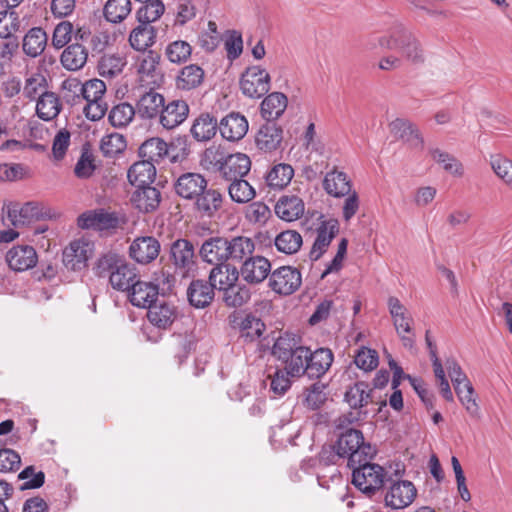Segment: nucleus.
<instances>
[{
	"label": "nucleus",
	"mask_w": 512,
	"mask_h": 512,
	"mask_svg": "<svg viewBox=\"0 0 512 512\" xmlns=\"http://www.w3.org/2000/svg\"><path fill=\"white\" fill-rule=\"evenodd\" d=\"M229 154L221 146H210L204 151L201 164L206 170L218 174Z\"/></svg>",
	"instance_id": "obj_53"
},
{
	"label": "nucleus",
	"mask_w": 512,
	"mask_h": 512,
	"mask_svg": "<svg viewBox=\"0 0 512 512\" xmlns=\"http://www.w3.org/2000/svg\"><path fill=\"white\" fill-rule=\"evenodd\" d=\"M149 322L160 329H167L176 318L175 307L165 302L152 303L148 308Z\"/></svg>",
	"instance_id": "obj_36"
},
{
	"label": "nucleus",
	"mask_w": 512,
	"mask_h": 512,
	"mask_svg": "<svg viewBox=\"0 0 512 512\" xmlns=\"http://www.w3.org/2000/svg\"><path fill=\"white\" fill-rule=\"evenodd\" d=\"M387 305L394 328L403 346L412 349L415 345V334L412 327L413 318L397 297H389Z\"/></svg>",
	"instance_id": "obj_5"
},
{
	"label": "nucleus",
	"mask_w": 512,
	"mask_h": 512,
	"mask_svg": "<svg viewBox=\"0 0 512 512\" xmlns=\"http://www.w3.org/2000/svg\"><path fill=\"white\" fill-rule=\"evenodd\" d=\"M143 5L137 10L136 18L140 23L151 25L158 20L165 11V6L161 0H150L142 2Z\"/></svg>",
	"instance_id": "obj_60"
},
{
	"label": "nucleus",
	"mask_w": 512,
	"mask_h": 512,
	"mask_svg": "<svg viewBox=\"0 0 512 512\" xmlns=\"http://www.w3.org/2000/svg\"><path fill=\"white\" fill-rule=\"evenodd\" d=\"M128 298L132 305L140 308H148L154 303L159 294V288L157 285L141 281L138 278L127 290Z\"/></svg>",
	"instance_id": "obj_22"
},
{
	"label": "nucleus",
	"mask_w": 512,
	"mask_h": 512,
	"mask_svg": "<svg viewBox=\"0 0 512 512\" xmlns=\"http://www.w3.org/2000/svg\"><path fill=\"white\" fill-rule=\"evenodd\" d=\"M195 341L192 335L176 334L171 341V350L178 364L181 365L194 349Z\"/></svg>",
	"instance_id": "obj_59"
},
{
	"label": "nucleus",
	"mask_w": 512,
	"mask_h": 512,
	"mask_svg": "<svg viewBox=\"0 0 512 512\" xmlns=\"http://www.w3.org/2000/svg\"><path fill=\"white\" fill-rule=\"evenodd\" d=\"M379 44L383 48L398 52L413 65H421L425 62L426 56L421 43L402 26L397 27L390 36L381 37Z\"/></svg>",
	"instance_id": "obj_2"
},
{
	"label": "nucleus",
	"mask_w": 512,
	"mask_h": 512,
	"mask_svg": "<svg viewBox=\"0 0 512 512\" xmlns=\"http://www.w3.org/2000/svg\"><path fill=\"white\" fill-rule=\"evenodd\" d=\"M228 193L231 200L238 204L248 203L256 195L254 187L244 178L231 181L228 186Z\"/></svg>",
	"instance_id": "obj_54"
},
{
	"label": "nucleus",
	"mask_w": 512,
	"mask_h": 512,
	"mask_svg": "<svg viewBox=\"0 0 512 512\" xmlns=\"http://www.w3.org/2000/svg\"><path fill=\"white\" fill-rule=\"evenodd\" d=\"M21 209H12L13 215L16 212L21 214V219L24 220V225L29 224L32 220L51 219L55 216L52 210L39 202H27L23 205L20 204Z\"/></svg>",
	"instance_id": "obj_50"
},
{
	"label": "nucleus",
	"mask_w": 512,
	"mask_h": 512,
	"mask_svg": "<svg viewBox=\"0 0 512 512\" xmlns=\"http://www.w3.org/2000/svg\"><path fill=\"white\" fill-rule=\"evenodd\" d=\"M122 261L123 258L120 257L117 253L107 252L96 260L93 271L96 276L100 278L108 277L110 280L111 275H113L114 271L118 268Z\"/></svg>",
	"instance_id": "obj_56"
},
{
	"label": "nucleus",
	"mask_w": 512,
	"mask_h": 512,
	"mask_svg": "<svg viewBox=\"0 0 512 512\" xmlns=\"http://www.w3.org/2000/svg\"><path fill=\"white\" fill-rule=\"evenodd\" d=\"M455 392L461 404L467 413L474 418L479 417V406L476 402L475 391L471 382L464 381L461 384H455Z\"/></svg>",
	"instance_id": "obj_52"
},
{
	"label": "nucleus",
	"mask_w": 512,
	"mask_h": 512,
	"mask_svg": "<svg viewBox=\"0 0 512 512\" xmlns=\"http://www.w3.org/2000/svg\"><path fill=\"white\" fill-rule=\"evenodd\" d=\"M125 65V59L119 55H104L98 64L99 74L111 79L119 75L123 71Z\"/></svg>",
	"instance_id": "obj_61"
},
{
	"label": "nucleus",
	"mask_w": 512,
	"mask_h": 512,
	"mask_svg": "<svg viewBox=\"0 0 512 512\" xmlns=\"http://www.w3.org/2000/svg\"><path fill=\"white\" fill-rule=\"evenodd\" d=\"M65 88H77L86 100V102H91L94 100H103V96L106 92V85L104 81L100 79H91L86 81L84 84H81L77 79H70L64 82Z\"/></svg>",
	"instance_id": "obj_40"
},
{
	"label": "nucleus",
	"mask_w": 512,
	"mask_h": 512,
	"mask_svg": "<svg viewBox=\"0 0 512 512\" xmlns=\"http://www.w3.org/2000/svg\"><path fill=\"white\" fill-rule=\"evenodd\" d=\"M170 260L175 271L182 276H187L196 268L195 248L191 241L179 238L171 243Z\"/></svg>",
	"instance_id": "obj_8"
},
{
	"label": "nucleus",
	"mask_w": 512,
	"mask_h": 512,
	"mask_svg": "<svg viewBox=\"0 0 512 512\" xmlns=\"http://www.w3.org/2000/svg\"><path fill=\"white\" fill-rule=\"evenodd\" d=\"M207 187V180L199 173L187 172L178 177L174 184L177 195L184 199L195 200L203 189Z\"/></svg>",
	"instance_id": "obj_21"
},
{
	"label": "nucleus",
	"mask_w": 512,
	"mask_h": 512,
	"mask_svg": "<svg viewBox=\"0 0 512 512\" xmlns=\"http://www.w3.org/2000/svg\"><path fill=\"white\" fill-rule=\"evenodd\" d=\"M251 298V292L245 285L234 282L223 291V301L228 307L237 308L247 303Z\"/></svg>",
	"instance_id": "obj_58"
},
{
	"label": "nucleus",
	"mask_w": 512,
	"mask_h": 512,
	"mask_svg": "<svg viewBox=\"0 0 512 512\" xmlns=\"http://www.w3.org/2000/svg\"><path fill=\"white\" fill-rule=\"evenodd\" d=\"M344 398L352 409H361L373 402V389L360 381L347 389Z\"/></svg>",
	"instance_id": "obj_42"
},
{
	"label": "nucleus",
	"mask_w": 512,
	"mask_h": 512,
	"mask_svg": "<svg viewBox=\"0 0 512 512\" xmlns=\"http://www.w3.org/2000/svg\"><path fill=\"white\" fill-rule=\"evenodd\" d=\"M204 70L197 64L184 66L177 78L176 88L182 91H190L198 88L204 81Z\"/></svg>",
	"instance_id": "obj_37"
},
{
	"label": "nucleus",
	"mask_w": 512,
	"mask_h": 512,
	"mask_svg": "<svg viewBox=\"0 0 512 512\" xmlns=\"http://www.w3.org/2000/svg\"><path fill=\"white\" fill-rule=\"evenodd\" d=\"M274 244L279 252L292 255L299 251L303 244V239L298 231L285 230L275 237Z\"/></svg>",
	"instance_id": "obj_49"
},
{
	"label": "nucleus",
	"mask_w": 512,
	"mask_h": 512,
	"mask_svg": "<svg viewBox=\"0 0 512 512\" xmlns=\"http://www.w3.org/2000/svg\"><path fill=\"white\" fill-rule=\"evenodd\" d=\"M223 204L221 192L213 188H204L203 192L195 199V209L204 217H213Z\"/></svg>",
	"instance_id": "obj_30"
},
{
	"label": "nucleus",
	"mask_w": 512,
	"mask_h": 512,
	"mask_svg": "<svg viewBox=\"0 0 512 512\" xmlns=\"http://www.w3.org/2000/svg\"><path fill=\"white\" fill-rule=\"evenodd\" d=\"M94 253V244L87 239L72 241L63 251V263L66 268L81 271Z\"/></svg>",
	"instance_id": "obj_11"
},
{
	"label": "nucleus",
	"mask_w": 512,
	"mask_h": 512,
	"mask_svg": "<svg viewBox=\"0 0 512 512\" xmlns=\"http://www.w3.org/2000/svg\"><path fill=\"white\" fill-rule=\"evenodd\" d=\"M238 271L239 276H241L245 282L251 285H256L269 277L271 272V263L263 256L252 255L242 263Z\"/></svg>",
	"instance_id": "obj_13"
},
{
	"label": "nucleus",
	"mask_w": 512,
	"mask_h": 512,
	"mask_svg": "<svg viewBox=\"0 0 512 512\" xmlns=\"http://www.w3.org/2000/svg\"><path fill=\"white\" fill-rule=\"evenodd\" d=\"M274 211L281 220L293 222L303 216L305 204L296 195H282L276 202Z\"/></svg>",
	"instance_id": "obj_24"
},
{
	"label": "nucleus",
	"mask_w": 512,
	"mask_h": 512,
	"mask_svg": "<svg viewBox=\"0 0 512 512\" xmlns=\"http://www.w3.org/2000/svg\"><path fill=\"white\" fill-rule=\"evenodd\" d=\"M490 166L496 176L512 189V160L501 154L491 155Z\"/></svg>",
	"instance_id": "obj_63"
},
{
	"label": "nucleus",
	"mask_w": 512,
	"mask_h": 512,
	"mask_svg": "<svg viewBox=\"0 0 512 512\" xmlns=\"http://www.w3.org/2000/svg\"><path fill=\"white\" fill-rule=\"evenodd\" d=\"M161 251L159 240L153 236L135 238L129 246V256L139 264H149L157 259Z\"/></svg>",
	"instance_id": "obj_12"
},
{
	"label": "nucleus",
	"mask_w": 512,
	"mask_h": 512,
	"mask_svg": "<svg viewBox=\"0 0 512 512\" xmlns=\"http://www.w3.org/2000/svg\"><path fill=\"white\" fill-rule=\"evenodd\" d=\"M47 87L48 82L45 75L40 70H37L27 74L23 86V95L30 101H34L48 92Z\"/></svg>",
	"instance_id": "obj_46"
},
{
	"label": "nucleus",
	"mask_w": 512,
	"mask_h": 512,
	"mask_svg": "<svg viewBox=\"0 0 512 512\" xmlns=\"http://www.w3.org/2000/svg\"><path fill=\"white\" fill-rule=\"evenodd\" d=\"M165 99L154 89H149L140 95L136 103V112L142 119H153L160 116Z\"/></svg>",
	"instance_id": "obj_23"
},
{
	"label": "nucleus",
	"mask_w": 512,
	"mask_h": 512,
	"mask_svg": "<svg viewBox=\"0 0 512 512\" xmlns=\"http://www.w3.org/2000/svg\"><path fill=\"white\" fill-rule=\"evenodd\" d=\"M126 147L125 137L116 132L103 136L100 141V151L106 158H115L123 153Z\"/></svg>",
	"instance_id": "obj_55"
},
{
	"label": "nucleus",
	"mask_w": 512,
	"mask_h": 512,
	"mask_svg": "<svg viewBox=\"0 0 512 512\" xmlns=\"http://www.w3.org/2000/svg\"><path fill=\"white\" fill-rule=\"evenodd\" d=\"M88 52L86 48L79 44L68 45L61 54L60 61L62 66L69 71H77L84 67L87 62Z\"/></svg>",
	"instance_id": "obj_44"
},
{
	"label": "nucleus",
	"mask_w": 512,
	"mask_h": 512,
	"mask_svg": "<svg viewBox=\"0 0 512 512\" xmlns=\"http://www.w3.org/2000/svg\"><path fill=\"white\" fill-rule=\"evenodd\" d=\"M251 169V160L244 153L229 154L218 175L225 181L231 182L244 178Z\"/></svg>",
	"instance_id": "obj_20"
},
{
	"label": "nucleus",
	"mask_w": 512,
	"mask_h": 512,
	"mask_svg": "<svg viewBox=\"0 0 512 512\" xmlns=\"http://www.w3.org/2000/svg\"><path fill=\"white\" fill-rule=\"evenodd\" d=\"M272 355L284 364V370L291 377L299 378L307 371V359L311 350L305 346H297L291 339L279 337L273 347Z\"/></svg>",
	"instance_id": "obj_1"
},
{
	"label": "nucleus",
	"mask_w": 512,
	"mask_h": 512,
	"mask_svg": "<svg viewBox=\"0 0 512 512\" xmlns=\"http://www.w3.org/2000/svg\"><path fill=\"white\" fill-rule=\"evenodd\" d=\"M271 78L269 73L260 66H250L240 77V90L243 95L259 99L270 90Z\"/></svg>",
	"instance_id": "obj_7"
},
{
	"label": "nucleus",
	"mask_w": 512,
	"mask_h": 512,
	"mask_svg": "<svg viewBox=\"0 0 512 512\" xmlns=\"http://www.w3.org/2000/svg\"><path fill=\"white\" fill-rule=\"evenodd\" d=\"M239 279L238 269L231 264L214 266L209 274V283L213 289L226 290Z\"/></svg>",
	"instance_id": "obj_32"
},
{
	"label": "nucleus",
	"mask_w": 512,
	"mask_h": 512,
	"mask_svg": "<svg viewBox=\"0 0 512 512\" xmlns=\"http://www.w3.org/2000/svg\"><path fill=\"white\" fill-rule=\"evenodd\" d=\"M156 40V30L152 25L138 22L129 35V43L136 51L146 52Z\"/></svg>",
	"instance_id": "obj_38"
},
{
	"label": "nucleus",
	"mask_w": 512,
	"mask_h": 512,
	"mask_svg": "<svg viewBox=\"0 0 512 512\" xmlns=\"http://www.w3.org/2000/svg\"><path fill=\"white\" fill-rule=\"evenodd\" d=\"M127 177L135 187L150 185L156 177V167L153 162L141 159L129 168Z\"/></svg>",
	"instance_id": "obj_35"
},
{
	"label": "nucleus",
	"mask_w": 512,
	"mask_h": 512,
	"mask_svg": "<svg viewBox=\"0 0 512 512\" xmlns=\"http://www.w3.org/2000/svg\"><path fill=\"white\" fill-rule=\"evenodd\" d=\"M388 489L384 495L385 505L391 509L398 510L410 506L416 496L417 489L409 480H389Z\"/></svg>",
	"instance_id": "obj_9"
},
{
	"label": "nucleus",
	"mask_w": 512,
	"mask_h": 512,
	"mask_svg": "<svg viewBox=\"0 0 512 512\" xmlns=\"http://www.w3.org/2000/svg\"><path fill=\"white\" fill-rule=\"evenodd\" d=\"M352 469V483L362 493L372 498L389 481L386 479V472L382 466L364 460L355 464Z\"/></svg>",
	"instance_id": "obj_4"
},
{
	"label": "nucleus",
	"mask_w": 512,
	"mask_h": 512,
	"mask_svg": "<svg viewBox=\"0 0 512 512\" xmlns=\"http://www.w3.org/2000/svg\"><path fill=\"white\" fill-rule=\"evenodd\" d=\"M47 41L48 36L45 30L41 27H33L23 37V52L31 58H36L44 52Z\"/></svg>",
	"instance_id": "obj_34"
},
{
	"label": "nucleus",
	"mask_w": 512,
	"mask_h": 512,
	"mask_svg": "<svg viewBox=\"0 0 512 512\" xmlns=\"http://www.w3.org/2000/svg\"><path fill=\"white\" fill-rule=\"evenodd\" d=\"M282 141L283 129L275 122L266 121V123L259 128L255 136L257 148L266 153L278 150Z\"/></svg>",
	"instance_id": "obj_19"
},
{
	"label": "nucleus",
	"mask_w": 512,
	"mask_h": 512,
	"mask_svg": "<svg viewBox=\"0 0 512 512\" xmlns=\"http://www.w3.org/2000/svg\"><path fill=\"white\" fill-rule=\"evenodd\" d=\"M228 238L210 237L206 239L199 250L200 257L206 263L214 266L228 264Z\"/></svg>",
	"instance_id": "obj_15"
},
{
	"label": "nucleus",
	"mask_w": 512,
	"mask_h": 512,
	"mask_svg": "<svg viewBox=\"0 0 512 512\" xmlns=\"http://www.w3.org/2000/svg\"><path fill=\"white\" fill-rule=\"evenodd\" d=\"M266 330L265 323L253 314H247L241 320L239 325L240 337L245 342H254L259 340Z\"/></svg>",
	"instance_id": "obj_47"
},
{
	"label": "nucleus",
	"mask_w": 512,
	"mask_h": 512,
	"mask_svg": "<svg viewBox=\"0 0 512 512\" xmlns=\"http://www.w3.org/2000/svg\"><path fill=\"white\" fill-rule=\"evenodd\" d=\"M138 153L141 159L159 164L168 155V144L159 137H152L141 144Z\"/></svg>",
	"instance_id": "obj_39"
},
{
	"label": "nucleus",
	"mask_w": 512,
	"mask_h": 512,
	"mask_svg": "<svg viewBox=\"0 0 512 512\" xmlns=\"http://www.w3.org/2000/svg\"><path fill=\"white\" fill-rule=\"evenodd\" d=\"M131 202L140 212H153L159 207L161 193L156 187L150 185L139 186L132 194Z\"/></svg>",
	"instance_id": "obj_25"
},
{
	"label": "nucleus",
	"mask_w": 512,
	"mask_h": 512,
	"mask_svg": "<svg viewBox=\"0 0 512 512\" xmlns=\"http://www.w3.org/2000/svg\"><path fill=\"white\" fill-rule=\"evenodd\" d=\"M248 129L247 118L239 112H230L219 122L220 135L229 142H238L243 139Z\"/></svg>",
	"instance_id": "obj_14"
},
{
	"label": "nucleus",
	"mask_w": 512,
	"mask_h": 512,
	"mask_svg": "<svg viewBox=\"0 0 512 512\" xmlns=\"http://www.w3.org/2000/svg\"><path fill=\"white\" fill-rule=\"evenodd\" d=\"M6 261L12 270L23 272L37 264L38 256L34 247L30 245H17L9 249Z\"/></svg>",
	"instance_id": "obj_18"
},
{
	"label": "nucleus",
	"mask_w": 512,
	"mask_h": 512,
	"mask_svg": "<svg viewBox=\"0 0 512 512\" xmlns=\"http://www.w3.org/2000/svg\"><path fill=\"white\" fill-rule=\"evenodd\" d=\"M214 296V289L208 280H193L187 289L188 301L191 306L197 309H203L209 306Z\"/></svg>",
	"instance_id": "obj_27"
},
{
	"label": "nucleus",
	"mask_w": 512,
	"mask_h": 512,
	"mask_svg": "<svg viewBox=\"0 0 512 512\" xmlns=\"http://www.w3.org/2000/svg\"><path fill=\"white\" fill-rule=\"evenodd\" d=\"M104 17L111 23L123 21L131 12L130 0H108L103 9Z\"/></svg>",
	"instance_id": "obj_57"
},
{
	"label": "nucleus",
	"mask_w": 512,
	"mask_h": 512,
	"mask_svg": "<svg viewBox=\"0 0 512 512\" xmlns=\"http://www.w3.org/2000/svg\"><path fill=\"white\" fill-rule=\"evenodd\" d=\"M339 231L336 219L322 221L316 229V238L309 253L311 261H317L326 252L334 237Z\"/></svg>",
	"instance_id": "obj_16"
},
{
	"label": "nucleus",
	"mask_w": 512,
	"mask_h": 512,
	"mask_svg": "<svg viewBox=\"0 0 512 512\" xmlns=\"http://www.w3.org/2000/svg\"><path fill=\"white\" fill-rule=\"evenodd\" d=\"M307 359V371L305 373L310 379H319L331 367L334 356L328 348H318L315 351H311V356Z\"/></svg>",
	"instance_id": "obj_28"
},
{
	"label": "nucleus",
	"mask_w": 512,
	"mask_h": 512,
	"mask_svg": "<svg viewBox=\"0 0 512 512\" xmlns=\"http://www.w3.org/2000/svg\"><path fill=\"white\" fill-rule=\"evenodd\" d=\"M429 153L432 159L438 163L446 172L455 177L463 176V165L455 156L439 148H431Z\"/></svg>",
	"instance_id": "obj_51"
},
{
	"label": "nucleus",
	"mask_w": 512,
	"mask_h": 512,
	"mask_svg": "<svg viewBox=\"0 0 512 512\" xmlns=\"http://www.w3.org/2000/svg\"><path fill=\"white\" fill-rule=\"evenodd\" d=\"M137 278L136 268L123 259L113 275H111L109 283L115 290L127 291Z\"/></svg>",
	"instance_id": "obj_45"
},
{
	"label": "nucleus",
	"mask_w": 512,
	"mask_h": 512,
	"mask_svg": "<svg viewBox=\"0 0 512 512\" xmlns=\"http://www.w3.org/2000/svg\"><path fill=\"white\" fill-rule=\"evenodd\" d=\"M217 130V119L209 113H202L194 120L190 131L197 141H208L215 136Z\"/></svg>",
	"instance_id": "obj_41"
},
{
	"label": "nucleus",
	"mask_w": 512,
	"mask_h": 512,
	"mask_svg": "<svg viewBox=\"0 0 512 512\" xmlns=\"http://www.w3.org/2000/svg\"><path fill=\"white\" fill-rule=\"evenodd\" d=\"M323 188L328 195L342 198L352 192V183L345 172L335 168L326 173Z\"/></svg>",
	"instance_id": "obj_26"
},
{
	"label": "nucleus",
	"mask_w": 512,
	"mask_h": 512,
	"mask_svg": "<svg viewBox=\"0 0 512 512\" xmlns=\"http://www.w3.org/2000/svg\"><path fill=\"white\" fill-rule=\"evenodd\" d=\"M335 444L343 459L348 460L349 467H354L364 460H371L375 454V449L364 441L363 433L357 429L349 428L340 432Z\"/></svg>",
	"instance_id": "obj_3"
},
{
	"label": "nucleus",
	"mask_w": 512,
	"mask_h": 512,
	"mask_svg": "<svg viewBox=\"0 0 512 512\" xmlns=\"http://www.w3.org/2000/svg\"><path fill=\"white\" fill-rule=\"evenodd\" d=\"M120 220L115 212H108L103 208L88 210L77 218V225L81 229L96 231L114 230L119 227Z\"/></svg>",
	"instance_id": "obj_10"
},
{
	"label": "nucleus",
	"mask_w": 512,
	"mask_h": 512,
	"mask_svg": "<svg viewBox=\"0 0 512 512\" xmlns=\"http://www.w3.org/2000/svg\"><path fill=\"white\" fill-rule=\"evenodd\" d=\"M61 111V102L54 92L42 95L36 104V113L44 121H50L58 116Z\"/></svg>",
	"instance_id": "obj_48"
},
{
	"label": "nucleus",
	"mask_w": 512,
	"mask_h": 512,
	"mask_svg": "<svg viewBox=\"0 0 512 512\" xmlns=\"http://www.w3.org/2000/svg\"><path fill=\"white\" fill-rule=\"evenodd\" d=\"M391 133L414 148H423V138L418 128L409 120L397 118L389 125Z\"/></svg>",
	"instance_id": "obj_29"
},
{
	"label": "nucleus",
	"mask_w": 512,
	"mask_h": 512,
	"mask_svg": "<svg viewBox=\"0 0 512 512\" xmlns=\"http://www.w3.org/2000/svg\"><path fill=\"white\" fill-rule=\"evenodd\" d=\"M192 53L191 45L184 40H176L169 43L165 49L167 59L175 64L186 62Z\"/></svg>",
	"instance_id": "obj_64"
},
{
	"label": "nucleus",
	"mask_w": 512,
	"mask_h": 512,
	"mask_svg": "<svg viewBox=\"0 0 512 512\" xmlns=\"http://www.w3.org/2000/svg\"><path fill=\"white\" fill-rule=\"evenodd\" d=\"M189 115V105L186 101L176 99L169 101L161 110L159 123L167 130L174 129L181 125Z\"/></svg>",
	"instance_id": "obj_17"
},
{
	"label": "nucleus",
	"mask_w": 512,
	"mask_h": 512,
	"mask_svg": "<svg viewBox=\"0 0 512 512\" xmlns=\"http://www.w3.org/2000/svg\"><path fill=\"white\" fill-rule=\"evenodd\" d=\"M294 169L290 164L278 163L265 175L266 185L273 190L284 189L292 180Z\"/></svg>",
	"instance_id": "obj_43"
},
{
	"label": "nucleus",
	"mask_w": 512,
	"mask_h": 512,
	"mask_svg": "<svg viewBox=\"0 0 512 512\" xmlns=\"http://www.w3.org/2000/svg\"><path fill=\"white\" fill-rule=\"evenodd\" d=\"M288 104L287 96L281 92L268 94L260 105V112L267 122H274L282 116Z\"/></svg>",
	"instance_id": "obj_31"
},
{
	"label": "nucleus",
	"mask_w": 512,
	"mask_h": 512,
	"mask_svg": "<svg viewBox=\"0 0 512 512\" xmlns=\"http://www.w3.org/2000/svg\"><path fill=\"white\" fill-rule=\"evenodd\" d=\"M135 114H137L135 107L124 102L111 109L108 119L114 127H125L132 121Z\"/></svg>",
	"instance_id": "obj_62"
},
{
	"label": "nucleus",
	"mask_w": 512,
	"mask_h": 512,
	"mask_svg": "<svg viewBox=\"0 0 512 512\" xmlns=\"http://www.w3.org/2000/svg\"><path fill=\"white\" fill-rule=\"evenodd\" d=\"M228 261L233 263H243L250 258L255 250L254 241L245 236H236L228 238Z\"/></svg>",
	"instance_id": "obj_33"
},
{
	"label": "nucleus",
	"mask_w": 512,
	"mask_h": 512,
	"mask_svg": "<svg viewBox=\"0 0 512 512\" xmlns=\"http://www.w3.org/2000/svg\"><path fill=\"white\" fill-rule=\"evenodd\" d=\"M302 285V274L294 266H281L270 272L268 286L281 296L295 293Z\"/></svg>",
	"instance_id": "obj_6"
}]
</instances>
